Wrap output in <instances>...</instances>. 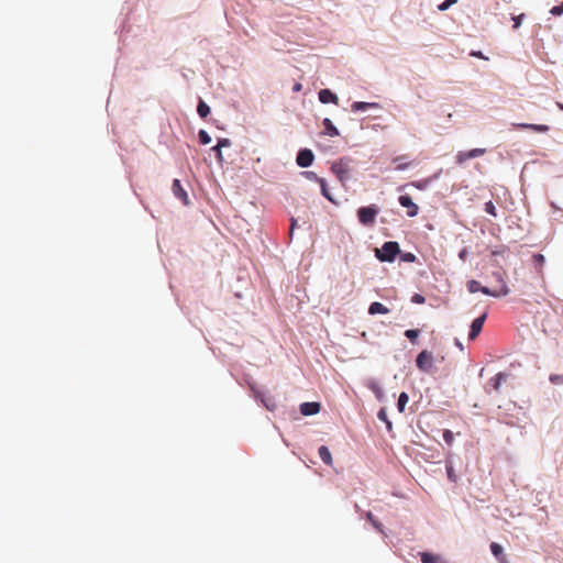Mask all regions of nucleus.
Returning a JSON list of instances; mask_svg holds the SVG:
<instances>
[{"label": "nucleus", "mask_w": 563, "mask_h": 563, "mask_svg": "<svg viewBox=\"0 0 563 563\" xmlns=\"http://www.w3.org/2000/svg\"><path fill=\"white\" fill-rule=\"evenodd\" d=\"M493 275L496 278V282L498 284L497 286H495L493 288H488L486 286H482L479 282L472 279L467 283L468 291L472 294L481 291L484 295L493 296V297L507 296L509 294V288L503 277V274L499 272H496Z\"/></svg>", "instance_id": "1"}, {"label": "nucleus", "mask_w": 563, "mask_h": 563, "mask_svg": "<svg viewBox=\"0 0 563 563\" xmlns=\"http://www.w3.org/2000/svg\"><path fill=\"white\" fill-rule=\"evenodd\" d=\"M331 172L335 175L342 186H345L351 178V166L349 158H341L331 164Z\"/></svg>", "instance_id": "2"}, {"label": "nucleus", "mask_w": 563, "mask_h": 563, "mask_svg": "<svg viewBox=\"0 0 563 563\" xmlns=\"http://www.w3.org/2000/svg\"><path fill=\"white\" fill-rule=\"evenodd\" d=\"M399 252V244L388 241L383 244L382 249L376 250V257L380 262H393Z\"/></svg>", "instance_id": "3"}, {"label": "nucleus", "mask_w": 563, "mask_h": 563, "mask_svg": "<svg viewBox=\"0 0 563 563\" xmlns=\"http://www.w3.org/2000/svg\"><path fill=\"white\" fill-rule=\"evenodd\" d=\"M379 213V208L375 205H371L367 207H361L357 210L358 221L365 227L374 225L376 221V217Z\"/></svg>", "instance_id": "4"}, {"label": "nucleus", "mask_w": 563, "mask_h": 563, "mask_svg": "<svg viewBox=\"0 0 563 563\" xmlns=\"http://www.w3.org/2000/svg\"><path fill=\"white\" fill-rule=\"evenodd\" d=\"M433 358L432 354L428 352L427 350L421 351L417 358H416V365L417 367L422 372H429L432 367Z\"/></svg>", "instance_id": "5"}, {"label": "nucleus", "mask_w": 563, "mask_h": 563, "mask_svg": "<svg viewBox=\"0 0 563 563\" xmlns=\"http://www.w3.org/2000/svg\"><path fill=\"white\" fill-rule=\"evenodd\" d=\"M486 153L485 148H473L471 151H462L459 152L455 156L456 163L459 165L464 164L467 159L476 158L483 156Z\"/></svg>", "instance_id": "6"}, {"label": "nucleus", "mask_w": 563, "mask_h": 563, "mask_svg": "<svg viewBox=\"0 0 563 563\" xmlns=\"http://www.w3.org/2000/svg\"><path fill=\"white\" fill-rule=\"evenodd\" d=\"M398 201H399L401 207L407 209V216L408 217L412 218V217H416L418 214L419 207H418V205H416L412 201L410 196L401 195V196H399Z\"/></svg>", "instance_id": "7"}, {"label": "nucleus", "mask_w": 563, "mask_h": 563, "mask_svg": "<svg viewBox=\"0 0 563 563\" xmlns=\"http://www.w3.org/2000/svg\"><path fill=\"white\" fill-rule=\"evenodd\" d=\"M313 153L308 148H303L298 152L296 162L300 167H309L313 163Z\"/></svg>", "instance_id": "8"}, {"label": "nucleus", "mask_w": 563, "mask_h": 563, "mask_svg": "<svg viewBox=\"0 0 563 563\" xmlns=\"http://www.w3.org/2000/svg\"><path fill=\"white\" fill-rule=\"evenodd\" d=\"M485 320H486V314L484 313V314L479 316L478 318H476L472 322L471 331L468 333L470 340H474L475 338H477V335L481 333V331L483 329Z\"/></svg>", "instance_id": "9"}, {"label": "nucleus", "mask_w": 563, "mask_h": 563, "mask_svg": "<svg viewBox=\"0 0 563 563\" xmlns=\"http://www.w3.org/2000/svg\"><path fill=\"white\" fill-rule=\"evenodd\" d=\"M172 190H173V194L175 195V197L180 199L185 205L189 203L188 195H187L186 190L183 188L179 179H174L173 185H172Z\"/></svg>", "instance_id": "10"}, {"label": "nucleus", "mask_w": 563, "mask_h": 563, "mask_svg": "<svg viewBox=\"0 0 563 563\" xmlns=\"http://www.w3.org/2000/svg\"><path fill=\"white\" fill-rule=\"evenodd\" d=\"M321 405L319 402H302L300 405V412L303 416H312L320 411Z\"/></svg>", "instance_id": "11"}, {"label": "nucleus", "mask_w": 563, "mask_h": 563, "mask_svg": "<svg viewBox=\"0 0 563 563\" xmlns=\"http://www.w3.org/2000/svg\"><path fill=\"white\" fill-rule=\"evenodd\" d=\"M319 100L322 103H329V102H332L334 104L339 103L338 96L334 95L330 89H321L319 91Z\"/></svg>", "instance_id": "12"}, {"label": "nucleus", "mask_w": 563, "mask_h": 563, "mask_svg": "<svg viewBox=\"0 0 563 563\" xmlns=\"http://www.w3.org/2000/svg\"><path fill=\"white\" fill-rule=\"evenodd\" d=\"M514 125L518 129H528L539 133H544L549 131V125L545 124L519 123Z\"/></svg>", "instance_id": "13"}, {"label": "nucleus", "mask_w": 563, "mask_h": 563, "mask_svg": "<svg viewBox=\"0 0 563 563\" xmlns=\"http://www.w3.org/2000/svg\"><path fill=\"white\" fill-rule=\"evenodd\" d=\"M319 456L322 460V462L329 466L333 464V459L331 455L330 450L325 445H321L318 450Z\"/></svg>", "instance_id": "14"}, {"label": "nucleus", "mask_w": 563, "mask_h": 563, "mask_svg": "<svg viewBox=\"0 0 563 563\" xmlns=\"http://www.w3.org/2000/svg\"><path fill=\"white\" fill-rule=\"evenodd\" d=\"M420 559L422 563H446L441 556L428 552H421Z\"/></svg>", "instance_id": "15"}, {"label": "nucleus", "mask_w": 563, "mask_h": 563, "mask_svg": "<svg viewBox=\"0 0 563 563\" xmlns=\"http://www.w3.org/2000/svg\"><path fill=\"white\" fill-rule=\"evenodd\" d=\"M322 124L324 126L325 135L333 137V136H338L340 134L339 130L334 126V124L332 123V121L329 118L323 119Z\"/></svg>", "instance_id": "16"}, {"label": "nucleus", "mask_w": 563, "mask_h": 563, "mask_svg": "<svg viewBox=\"0 0 563 563\" xmlns=\"http://www.w3.org/2000/svg\"><path fill=\"white\" fill-rule=\"evenodd\" d=\"M388 312H389V309L378 301L372 302L368 308L369 314H377V313L386 314Z\"/></svg>", "instance_id": "17"}, {"label": "nucleus", "mask_w": 563, "mask_h": 563, "mask_svg": "<svg viewBox=\"0 0 563 563\" xmlns=\"http://www.w3.org/2000/svg\"><path fill=\"white\" fill-rule=\"evenodd\" d=\"M507 378V375L505 373H498L494 377L490 378L489 384L494 388V390L499 391L500 385L503 382H505Z\"/></svg>", "instance_id": "18"}, {"label": "nucleus", "mask_w": 563, "mask_h": 563, "mask_svg": "<svg viewBox=\"0 0 563 563\" xmlns=\"http://www.w3.org/2000/svg\"><path fill=\"white\" fill-rule=\"evenodd\" d=\"M376 107H378V104L374 102L355 101L354 103H352L351 109L352 111H365L369 108Z\"/></svg>", "instance_id": "19"}, {"label": "nucleus", "mask_w": 563, "mask_h": 563, "mask_svg": "<svg viewBox=\"0 0 563 563\" xmlns=\"http://www.w3.org/2000/svg\"><path fill=\"white\" fill-rule=\"evenodd\" d=\"M319 185H320V189H321V194L322 196L328 199L330 202L336 205L338 202L334 200L333 196L331 195L329 188H328V184L325 181L324 178H322L321 180H319Z\"/></svg>", "instance_id": "20"}, {"label": "nucleus", "mask_w": 563, "mask_h": 563, "mask_svg": "<svg viewBox=\"0 0 563 563\" xmlns=\"http://www.w3.org/2000/svg\"><path fill=\"white\" fill-rule=\"evenodd\" d=\"M492 553L500 561V563H505V556L503 554V548L496 542L490 544Z\"/></svg>", "instance_id": "21"}, {"label": "nucleus", "mask_w": 563, "mask_h": 563, "mask_svg": "<svg viewBox=\"0 0 563 563\" xmlns=\"http://www.w3.org/2000/svg\"><path fill=\"white\" fill-rule=\"evenodd\" d=\"M197 112L201 118H207L210 113V108L205 101L200 100L197 107Z\"/></svg>", "instance_id": "22"}, {"label": "nucleus", "mask_w": 563, "mask_h": 563, "mask_svg": "<svg viewBox=\"0 0 563 563\" xmlns=\"http://www.w3.org/2000/svg\"><path fill=\"white\" fill-rule=\"evenodd\" d=\"M409 401V397L406 393H401L398 398L397 407L400 412L405 411L406 405Z\"/></svg>", "instance_id": "23"}, {"label": "nucleus", "mask_w": 563, "mask_h": 563, "mask_svg": "<svg viewBox=\"0 0 563 563\" xmlns=\"http://www.w3.org/2000/svg\"><path fill=\"white\" fill-rule=\"evenodd\" d=\"M532 261L534 263V266L539 273L542 272V266L544 264V256L542 254H534L532 256Z\"/></svg>", "instance_id": "24"}, {"label": "nucleus", "mask_w": 563, "mask_h": 563, "mask_svg": "<svg viewBox=\"0 0 563 563\" xmlns=\"http://www.w3.org/2000/svg\"><path fill=\"white\" fill-rule=\"evenodd\" d=\"M420 331L417 329H409L405 331V336L410 340L412 343L416 342V340L419 336Z\"/></svg>", "instance_id": "25"}, {"label": "nucleus", "mask_w": 563, "mask_h": 563, "mask_svg": "<svg viewBox=\"0 0 563 563\" xmlns=\"http://www.w3.org/2000/svg\"><path fill=\"white\" fill-rule=\"evenodd\" d=\"M429 184H430V179H421V180H416V181L410 183V186H412L417 189L423 190L429 186Z\"/></svg>", "instance_id": "26"}, {"label": "nucleus", "mask_w": 563, "mask_h": 563, "mask_svg": "<svg viewBox=\"0 0 563 563\" xmlns=\"http://www.w3.org/2000/svg\"><path fill=\"white\" fill-rule=\"evenodd\" d=\"M199 141L201 144L207 145L211 142L210 135L205 130H200L198 133Z\"/></svg>", "instance_id": "27"}, {"label": "nucleus", "mask_w": 563, "mask_h": 563, "mask_svg": "<svg viewBox=\"0 0 563 563\" xmlns=\"http://www.w3.org/2000/svg\"><path fill=\"white\" fill-rule=\"evenodd\" d=\"M404 158L405 156H398L394 158V162L398 163L397 166L395 167L396 170H405L410 166V163H399Z\"/></svg>", "instance_id": "28"}, {"label": "nucleus", "mask_w": 563, "mask_h": 563, "mask_svg": "<svg viewBox=\"0 0 563 563\" xmlns=\"http://www.w3.org/2000/svg\"><path fill=\"white\" fill-rule=\"evenodd\" d=\"M484 210H485L488 214H490V216H493V217H497V210H496V207H495V205L493 203V201H488V202H486V203H485V208H484Z\"/></svg>", "instance_id": "29"}, {"label": "nucleus", "mask_w": 563, "mask_h": 563, "mask_svg": "<svg viewBox=\"0 0 563 563\" xmlns=\"http://www.w3.org/2000/svg\"><path fill=\"white\" fill-rule=\"evenodd\" d=\"M302 175H303L307 179H309V180H311V181H316V183H318V184H319V180H321V179H322V178H321V177H319L314 172H305V173H302Z\"/></svg>", "instance_id": "30"}, {"label": "nucleus", "mask_w": 563, "mask_h": 563, "mask_svg": "<svg viewBox=\"0 0 563 563\" xmlns=\"http://www.w3.org/2000/svg\"><path fill=\"white\" fill-rule=\"evenodd\" d=\"M366 518L378 531H382V523L375 520L372 512H367Z\"/></svg>", "instance_id": "31"}, {"label": "nucleus", "mask_w": 563, "mask_h": 563, "mask_svg": "<svg viewBox=\"0 0 563 563\" xmlns=\"http://www.w3.org/2000/svg\"><path fill=\"white\" fill-rule=\"evenodd\" d=\"M377 417L379 420L382 421H385L387 423V428L390 429L391 428V423L388 421L387 419V415H386V411L385 409H380L377 413Z\"/></svg>", "instance_id": "32"}, {"label": "nucleus", "mask_w": 563, "mask_h": 563, "mask_svg": "<svg viewBox=\"0 0 563 563\" xmlns=\"http://www.w3.org/2000/svg\"><path fill=\"white\" fill-rule=\"evenodd\" d=\"M456 2H457V0H445L444 2L439 4L438 9L440 11H444V10L449 9L452 4H454Z\"/></svg>", "instance_id": "33"}, {"label": "nucleus", "mask_w": 563, "mask_h": 563, "mask_svg": "<svg viewBox=\"0 0 563 563\" xmlns=\"http://www.w3.org/2000/svg\"><path fill=\"white\" fill-rule=\"evenodd\" d=\"M550 382H551L552 384H555V385L563 384V374H562V375L552 374V375L550 376Z\"/></svg>", "instance_id": "34"}, {"label": "nucleus", "mask_w": 563, "mask_h": 563, "mask_svg": "<svg viewBox=\"0 0 563 563\" xmlns=\"http://www.w3.org/2000/svg\"><path fill=\"white\" fill-rule=\"evenodd\" d=\"M446 473H448V477L451 482L455 483L456 482V475L454 473V470L451 465H448L446 466Z\"/></svg>", "instance_id": "35"}, {"label": "nucleus", "mask_w": 563, "mask_h": 563, "mask_svg": "<svg viewBox=\"0 0 563 563\" xmlns=\"http://www.w3.org/2000/svg\"><path fill=\"white\" fill-rule=\"evenodd\" d=\"M443 439L448 444H452L453 442V433L450 430H445L443 432Z\"/></svg>", "instance_id": "36"}, {"label": "nucleus", "mask_w": 563, "mask_h": 563, "mask_svg": "<svg viewBox=\"0 0 563 563\" xmlns=\"http://www.w3.org/2000/svg\"><path fill=\"white\" fill-rule=\"evenodd\" d=\"M550 13L553 15H561L563 13V3L560 5H555L550 10Z\"/></svg>", "instance_id": "37"}, {"label": "nucleus", "mask_w": 563, "mask_h": 563, "mask_svg": "<svg viewBox=\"0 0 563 563\" xmlns=\"http://www.w3.org/2000/svg\"><path fill=\"white\" fill-rule=\"evenodd\" d=\"M212 151L216 153V157L217 159L222 163L223 162V156H222V151H221V147H218V145L213 146L212 147Z\"/></svg>", "instance_id": "38"}, {"label": "nucleus", "mask_w": 563, "mask_h": 563, "mask_svg": "<svg viewBox=\"0 0 563 563\" xmlns=\"http://www.w3.org/2000/svg\"><path fill=\"white\" fill-rule=\"evenodd\" d=\"M218 147H229L231 145V141L229 139H220L218 141Z\"/></svg>", "instance_id": "39"}, {"label": "nucleus", "mask_w": 563, "mask_h": 563, "mask_svg": "<svg viewBox=\"0 0 563 563\" xmlns=\"http://www.w3.org/2000/svg\"><path fill=\"white\" fill-rule=\"evenodd\" d=\"M402 261L405 262H413L416 256L412 253H405L401 255Z\"/></svg>", "instance_id": "40"}, {"label": "nucleus", "mask_w": 563, "mask_h": 563, "mask_svg": "<svg viewBox=\"0 0 563 563\" xmlns=\"http://www.w3.org/2000/svg\"><path fill=\"white\" fill-rule=\"evenodd\" d=\"M525 15L523 14H520V15H517V16H514L512 20H514V29H518L519 25L521 24V21H522V18Z\"/></svg>", "instance_id": "41"}, {"label": "nucleus", "mask_w": 563, "mask_h": 563, "mask_svg": "<svg viewBox=\"0 0 563 563\" xmlns=\"http://www.w3.org/2000/svg\"><path fill=\"white\" fill-rule=\"evenodd\" d=\"M412 301L416 302V303H423L424 302V297L419 295V294H416L412 297Z\"/></svg>", "instance_id": "42"}, {"label": "nucleus", "mask_w": 563, "mask_h": 563, "mask_svg": "<svg viewBox=\"0 0 563 563\" xmlns=\"http://www.w3.org/2000/svg\"><path fill=\"white\" fill-rule=\"evenodd\" d=\"M470 55H471V56H474V57H477V58L487 59V57H486V56H484V55H483V53H482V52H479V51H473V52H471V54H470Z\"/></svg>", "instance_id": "43"}, {"label": "nucleus", "mask_w": 563, "mask_h": 563, "mask_svg": "<svg viewBox=\"0 0 563 563\" xmlns=\"http://www.w3.org/2000/svg\"><path fill=\"white\" fill-rule=\"evenodd\" d=\"M302 90V85L300 82H296L292 87V91L299 92Z\"/></svg>", "instance_id": "44"}, {"label": "nucleus", "mask_w": 563, "mask_h": 563, "mask_svg": "<svg viewBox=\"0 0 563 563\" xmlns=\"http://www.w3.org/2000/svg\"><path fill=\"white\" fill-rule=\"evenodd\" d=\"M295 225H296V222H295V221H292V222H291V228H290V233L292 232V230H294Z\"/></svg>", "instance_id": "45"}, {"label": "nucleus", "mask_w": 563, "mask_h": 563, "mask_svg": "<svg viewBox=\"0 0 563 563\" xmlns=\"http://www.w3.org/2000/svg\"><path fill=\"white\" fill-rule=\"evenodd\" d=\"M464 256H465V251H462V252L460 253V257H461V258H464Z\"/></svg>", "instance_id": "46"}, {"label": "nucleus", "mask_w": 563, "mask_h": 563, "mask_svg": "<svg viewBox=\"0 0 563 563\" xmlns=\"http://www.w3.org/2000/svg\"><path fill=\"white\" fill-rule=\"evenodd\" d=\"M558 106H559V108H560L561 110H563V104H562V103H558Z\"/></svg>", "instance_id": "47"}]
</instances>
